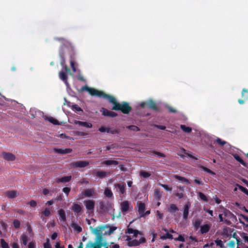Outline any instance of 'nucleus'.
<instances>
[{"label":"nucleus","mask_w":248,"mask_h":248,"mask_svg":"<svg viewBox=\"0 0 248 248\" xmlns=\"http://www.w3.org/2000/svg\"><path fill=\"white\" fill-rule=\"evenodd\" d=\"M103 241V235L102 234H99L97 236L95 239V241L94 243L99 244H104L102 242Z\"/></svg>","instance_id":"36"},{"label":"nucleus","mask_w":248,"mask_h":248,"mask_svg":"<svg viewBox=\"0 0 248 248\" xmlns=\"http://www.w3.org/2000/svg\"><path fill=\"white\" fill-rule=\"evenodd\" d=\"M89 165V162L87 161H78L71 163V166L73 168H84Z\"/></svg>","instance_id":"7"},{"label":"nucleus","mask_w":248,"mask_h":248,"mask_svg":"<svg viewBox=\"0 0 248 248\" xmlns=\"http://www.w3.org/2000/svg\"><path fill=\"white\" fill-rule=\"evenodd\" d=\"M68 46L65 45L61 46L59 50V55L61 57V64L62 66L66 65V61L64 58L65 54L68 51Z\"/></svg>","instance_id":"3"},{"label":"nucleus","mask_w":248,"mask_h":248,"mask_svg":"<svg viewBox=\"0 0 248 248\" xmlns=\"http://www.w3.org/2000/svg\"><path fill=\"white\" fill-rule=\"evenodd\" d=\"M175 240L181 242H185V239L184 236L182 235H179L177 238H175Z\"/></svg>","instance_id":"55"},{"label":"nucleus","mask_w":248,"mask_h":248,"mask_svg":"<svg viewBox=\"0 0 248 248\" xmlns=\"http://www.w3.org/2000/svg\"><path fill=\"white\" fill-rule=\"evenodd\" d=\"M125 233L128 234H133V235L132 237H137L138 234H140V235H143L142 233L140 232L138 230L129 227H128Z\"/></svg>","instance_id":"12"},{"label":"nucleus","mask_w":248,"mask_h":248,"mask_svg":"<svg viewBox=\"0 0 248 248\" xmlns=\"http://www.w3.org/2000/svg\"><path fill=\"white\" fill-rule=\"evenodd\" d=\"M106 244H99L89 242L85 248H101L103 246H106Z\"/></svg>","instance_id":"22"},{"label":"nucleus","mask_w":248,"mask_h":248,"mask_svg":"<svg viewBox=\"0 0 248 248\" xmlns=\"http://www.w3.org/2000/svg\"><path fill=\"white\" fill-rule=\"evenodd\" d=\"M96 176L102 178L106 176V172L104 171H97L96 173Z\"/></svg>","instance_id":"41"},{"label":"nucleus","mask_w":248,"mask_h":248,"mask_svg":"<svg viewBox=\"0 0 248 248\" xmlns=\"http://www.w3.org/2000/svg\"><path fill=\"white\" fill-rule=\"evenodd\" d=\"M99 208L101 210H104L105 208V203L103 201H100L99 202Z\"/></svg>","instance_id":"57"},{"label":"nucleus","mask_w":248,"mask_h":248,"mask_svg":"<svg viewBox=\"0 0 248 248\" xmlns=\"http://www.w3.org/2000/svg\"><path fill=\"white\" fill-rule=\"evenodd\" d=\"M241 95L244 100L239 99L238 102L240 104H243L245 102V100L248 99V90L243 89L242 91Z\"/></svg>","instance_id":"13"},{"label":"nucleus","mask_w":248,"mask_h":248,"mask_svg":"<svg viewBox=\"0 0 248 248\" xmlns=\"http://www.w3.org/2000/svg\"><path fill=\"white\" fill-rule=\"evenodd\" d=\"M55 40L62 43V46L65 45L66 46H68V50L70 49L71 47V44L65 38L62 37H57L55 38Z\"/></svg>","instance_id":"18"},{"label":"nucleus","mask_w":248,"mask_h":248,"mask_svg":"<svg viewBox=\"0 0 248 248\" xmlns=\"http://www.w3.org/2000/svg\"><path fill=\"white\" fill-rule=\"evenodd\" d=\"M216 142L218 144L220 145L221 146L224 145L226 143V141L222 140L220 138H217V140H216Z\"/></svg>","instance_id":"50"},{"label":"nucleus","mask_w":248,"mask_h":248,"mask_svg":"<svg viewBox=\"0 0 248 248\" xmlns=\"http://www.w3.org/2000/svg\"><path fill=\"white\" fill-rule=\"evenodd\" d=\"M104 195L108 198H110L113 197V193L111 189L108 187L105 189Z\"/></svg>","instance_id":"33"},{"label":"nucleus","mask_w":248,"mask_h":248,"mask_svg":"<svg viewBox=\"0 0 248 248\" xmlns=\"http://www.w3.org/2000/svg\"><path fill=\"white\" fill-rule=\"evenodd\" d=\"M5 195L10 199H14L19 195V193L16 190H8L5 192Z\"/></svg>","instance_id":"14"},{"label":"nucleus","mask_w":248,"mask_h":248,"mask_svg":"<svg viewBox=\"0 0 248 248\" xmlns=\"http://www.w3.org/2000/svg\"><path fill=\"white\" fill-rule=\"evenodd\" d=\"M99 130L101 132H107L112 134H119L120 132V129L119 128L111 129L109 127H106L101 126L99 128Z\"/></svg>","instance_id":"5"},{"label":"nucleus","mask_w":248,"mask_h":248,"mask_svg":"<svg viewBox=\"0 0 248 248\" xmlns=\"http://www.w3.org/2000/svg\"><path fill=\"white\" fill-rule=\"evenodd\" d=\"M102 164L107 166L117 165L119 162L116 160H107L104 161Z\"/></svg>","instance_id":"28"},{"label":"nucleus","mask_w":248,"mask_h":248,"mask_svg":"<svg viewBox=\"0 0 248 248\" xmlns=\"http://www.w3.org/2000/svg\"><path fill=\"white\" fill-rule=\"evenodd\" d=\"M2 155L3 158L7 161H13L16 159L15 155L11 153L3 152Z\"/></svg>","instance_id":"11"},{"label":"nucleus","mask_w":248,"mask_h":248,"mask_svg":"<svg viewBox=\"0 0 248 248\" xmlns=\"http://www.w3.org/2000/svg\"><path fill=\"white\" fill-rule=\"evenodd\" d=\"M72 209L75 213L78 214L81 211L82 207L78 203H74L72 206Z\"/></svg>","instance_id":"25"},{"label":"nucleus","mask_w":248,"mask_h":248,"mask_svg":"<svg viewBox=\"0 0 248 248\" xmlns=\"http://www.w3.org/2000/svg\"><path fill=\"white\" fill-rule=\"evenodd\" d=\"M154 196L156 201H159L160 200L162 197V193L160 192L159 189L155 188V189Z\"/></svg>","instance_id":"26"},{"label":"nucleus","mask_w":248,"mask_h":248,"mask_svg":"<svg viewBox=\"0 0 248 248\" xmlns=\"http://www.w3.org/2000/svg\"><path fill=\"white\" fill-rule=\"evenodd\" d=\"M159 186H162L163 187L166 191H170L172 189L171 187H169L168 185L165 184H162L161 183H158V184Z\"/></svg>","instance_id":"48"},{"label":"nucleus","mask_w":248,"mask_h":248,"mask_svg":"<svg viewBox=\"0 0 248 248\" xmlns=\"http://www.w3.org/2000/svg\"><path fill=\"white\" fill-rule=\"evenodd\" d=\"M45 119L54 125L59 124L58 121L51 116H46Z\"/></svg>","instance_id":"29"},{"label":"nucleus","mask_w":248,"mask_h":248,"mask_svg":"<svg viewBox=\"0 0 248 248\" xmlns=\"http://www.w3.org/2000/svg\"><path fill=\"white\" fill-rule=\"evenodd\" d=\"M211 225L208 224H205L202 225L201 227V229H200L201 233L203 234L207 233L209 231V230L211 228Z\"/></svg>","instance_id":"16"},{"label":"nucleus","mask_w":248,"mask_h":248,"mask_svg":"<svg viewBox=\"0 0 248 248\" xmlns=\"http://www.w3.org/2000/svg\"><path fill=\"white\" fill-rule=\"evenodd\" d=\"M202 221V220L201 219H197L194 222H193V226L195 231L198 230V229L199 228Z\"/></svg>","instance_id":"32"},{"label":"nucleus","mask_w":248,"mask_h":248,"mask_svg":"<svg viewBox=\"0 0 248 248\" xmlns=\"http://www.w3.org/2000/svg\"><path fill=\"white\" fill-rule=\"evenodd\" d=\"M165 231L167 232L165 235H163L161 237L162 239H172L173 236L172 235L170 234L167 229H165Z\"/></svg>","instance_id":"39"},{"label":"nucleus","mask_w":248,"mask_h":248,"mask_svg":"<svg viewBox=\"0 0 248 248\" xmlns=\"http://www.w3.org/2000/svg\"><path fill=\"white\" fill-rule=\"evenodd\" d=\"M41 218H43V216H44L45 217H49L51 214V212L50 209L48 208H46L43 211H42L41 213Z\"/></svg>","instance_id":"30"},{"label":"nucleus","mask_w":248,"mask_h":248,"mask_svg":"<svg viewBox=\"0 0 248 248\" xmlns=\"http://www.w3.org/2000/svg\"><path fill=\"white\" fill-rule=\"evenodd\" d=\"M126 241H128V246L129 247H136L139 246L140 244L144 243L146 242V240L145 237H141L139 240L137 239L132 240V237L130 236H127Z\"/></svg>","instance_id":"2"},{"label":"nucleus","mask_w":248,"mask_h":248,"mask_svg":"<svg viewBox=\"0 0 248 248\" xmlns=\"http://www.w3.org/2000/svg\"><path fill=\"white\" fill-rule=\"evenodd\" d=\"M59 77H60V78L61 80H62L67 86L68 85V83L67 81V76L66 75V74L64 72H63V71L60 72Z\"/></svg>","instance_id":"23"},{"label":"nucleus","mask_w":248,"mask_h":248,"mask_svg":"<svg viewBox=\"0 0 248 248\" xmlns=\"http://www.w3.org/2000/svg\"><path fill=\"white\" fill-rule=\"evenodd\" d=\"M191 207V203L189 202H187L185 204L183 207V218L184 220H186L188 218L189 214V210Z\"/></svg>","instance_id":"8"},{"label":"nucleus","mask_w":248,"mask_h":248,"mask_svg":"<svg viewBox=\"0 0 248 248\" xmlns=\"http://www.w3.org/2000/svg\"><path fill=\"white\" fill-rule=\"evenodd\" d=\"M198 195H199L200 198L201 199V200H202V201H203L204 202L208 201V199H207V197L203 193L199 192L198 193Z\"/></svg>","instance_id":"43"},{"label":"nucleus","mask_w":248,"mask_h":248,"mask_svg":"<svg viewBox=\"0 0 248 248\" xmlns=\"http://www.w3.org/2000/svg\"><path fill=\"white\" fill-rule=\"evenodd\" d=\"M28 248H35V244L33 242H31L28 245Z\"/></svg>","instance_id":"64"},{"label":"nucleus","mask_w":248,"mask_h":248,"mask_svg":"<svg viewBox=\"0 0 248 248\" xmlns=\"http://www.w3.org/2000/svg\"><path fill=\"white\" fill-rule=\"evenodd\" d=\"M72 149L71 148H54V152L58 154L64 155L71 153Z\"/></svg>","instance_id":"10"},{"label":"nucleus","mask_w":248,"mask_h":248,"mask_svg":"<svg viewBox=\"0 0 248 248\" xmlns=\"http://www.w3.org/2000/svg\"><path fill=\"white\" fill-rule=\"evenodd\" d=\"M181 129L185 132L189 133L191 132L192 129L191 127L186 126L185 125L181 124L180 125Z\"/></svg>","instance_id":"34"},{"label":"nucleus","mask_w":248,"mask_h":248,"mask_svg":"<svg viewBox=\"0 0 248 248\" xmlns=\"http://www.w3.org/2000/svg\"><path fill=\"white\" fill-rule=\"evenodd\" d=\"M215 243L217 246H220L221 248L223 247V244L221 240H217L215 241Z\"/></svg>","instance_id":"58"},{"label":"nucleus","mask_w":248,"mask_h":248,"mask_svg":"<svg viewBox=\"0 0 248 248\" xmlns=\"http://www.w3.org/2000/svg\"><path fill=\"white\" fill-rule=\"evenodd\" d=\"M228 246L231 248H234L235 247V242L234 241H231L228 243Z\"/></svg>","instance_id":"62"},{"label":"nucleus","mask_w":248,"mask_h":248,"mask_svg":"<svg viewBox=\"0 0 248 248\" xmlns=\"http://www.w3.org/2000/svg\"><path fill=\"white\" fill-rule=\"evenodd\" d=\"M85 205L87 210L93 211L94 208L95 202L93 200H87L85 202Z\"/></svg>","instance_id":"15"},{"label":"nucleus","mask_w":248,"mask_h":248,"mask_svg":"<svg viewBox=\"0 0 248 248\" xmlns=\"http://www.w3.org/2000/svg\"><path fill=\"white\" fill-rule=\"evenodd\" d=\"M0 246L2 248H10L8 244L3 239H0Z\"/></svg>","instance_id":"45"},{"label":"nucleus","mask_w":248,"mask_h":248,"mask_svg":"<svg viewBox=\"0 0 248 248\" xmlns=\"http://www.w3.org/2000/svg\"><path fill=\"white\" fill-rule=\"evenodd\" d=\"M28 204L30 205V206L32 207H35L37 205V202L34 200H31L29 202Z\"/></svg>","instance_id":"53"},{"label":"nucleus","mask_w":248,"mask_h":248,"mask_svg":"<svg viewBox=\"0 0 248 248\" xmlns=\"http://www.w3.org/2000/svg\"><path fill=\"white\" fill-rule=\"evenodd\" d=\"M137 204L138 205V212L140 217H144V212L145 210V204L143 202H138Z\"/></svg>","instance_id":"9"},{"label":"nucleus","mask_w":248,"mask_h":248,"mask_svg":"<svg viewBox=\"0 0 248 248\" xmlns=\"http://www.w3.org/2000/svg\"><path fill=\"white\" fill-rule=\"evenodd\" d=\"M174 178L178 180L181 181L182 182L186 183V184H189L190 183L189 180L185 177L178 175H175Z\"/></svg>","instance_id":"31"},{"label":"nucleus","mask_w":248,"mask_h":248,"mask_svg":"<svg viewBox=\"0 0 248 248\" xmlns=\"http://www.w3.org/2000/svg\"><path fill=\"white\" fill-rule=\"evenodd\" d=\"M178 210V207L175 204H171L168 209V212L174 216L175 215L174 213Z\"/></svg>","instance_id":"19"},{"label":"nucleus","mask_w":248,"mask_h":248,"mask_svg":"<svg viewBox=\"0 0 248 248\" xmlns=\"http://www.w3.org/2000/svg\"><path fill=\"white\" fill-rule=\"evenodd\" d=\"M126 128L130 130L133 131H140V128L138 127L137 126L135 125H128L126 127Z\"/></svg>","instance_id":"38"},{"label":"nucleus","mask_w":248,"mask_h":248,"mask_svg":"<svg viewBox=\"0 0 248 248\" xmlns=\"http://www.w3.org/2000/svg\"><path fill=\"white\" fill-rule=\"evenodd\" d=\"M101 111L102 112V114L105 116L110 117L111 111L107 109V108H102Z\"/></svg>","instance_id":"35"},{"label":"nucleus","mask_w":248,"mask_h":248,"mask_svg":"<svg viewBox=\"0 0 248 248\" xmlns=\"http://www.w3.org/2000/svg\"><path fill=\"white\" fill-rule=\"evenodd\" d=\"M44 248H52L51 245L50 244V240L49 238H47L46 243L44 244Z\"/></svg>","instance_id":"49"},{"label":"nucleus","mask_w":248,"mask_h":248,"mask_svg":"<svg viewBox=\"0 0 248 248\" xmlns=\"http://www.w3.org/2000/svg\"><path fill=\"white\" fill-rule=\"evenodd\" d=\"M94 193V190L93 188L86 189L84 191V195L86 197H91Z\"/></svg>","instance_id":"27"},{"label":"nucleus","mask_w":248,"mask_h":248,"mask_svg":"<svg viewBox=\"0 0 248 248\" xmlns=\"http://www.w3.org/2000/svg\"><path fill=\"white\" fill-rule=\"evenodd\" d=\"M72 179L71 176H64L60 178H58L56 180V182L58 183H66L69 182Z\"/></svg>","instance_id":"21"},{"label":"nucleus","mask_w":248,"mask_h":248,"mask_svg":"<svg viewBox=\"0 0 248 248\" xmlns=\"http://www.w3.org/2000/svg\"><path fill=\"white\" fill-rule=\"evenodd\" d=\"M201 168L204 171H205L211 175H216V173L214 171H212L209 169H208L204 166H202L201 167Z\"/></svg>","instance_id":"42"},{"label":"nucleus","mask_w":248,"mask_h":248,"mask_svg":"<svg viewBox=\"0 0 248 248\" xmlns=\"http://www.w3.org/2000/svg\"><path fill=\"white\" fill-rule=\"evenodd\" d=\"M151 153L153 154L157 155V156H158L159 157H165V155L164 154L159 152H157V151H153L151 152Z\"/></svg>","instance_id":"51"},{"label":"nucleus","mask_w":248,"mask_h":248,"mask_svg":"<svg viewBox=\"0 0 248 248\" xmlns=\"http://www.w3.org/2000/svg\"><path fill=\"white\" fill-rule=\"evenodd\" d=\"M114 186L120 197H125L126 195V190L125 186L124 184L117 183L114 185Z\"/></svg>","instance_id":"4"},{"label":"nucleus","mask_w":248,"mask_h":248,"mask_svg":"<svg viewBox=\"0 0 248 248\" xmlns=\"http://www.w3.org/2000/svg\"><path fill=\"white\" fill-rule=\"evenodd\" d=\"M168 109L169 110V111L171 113H175L177 112L176 109H175L174 108H173L172 107H171L170 106H168Z\"/></svg>","instance_id":"61"},{"label":"nucleus","mask_w":248,"mask_h":248,"mask_svg":"<svg viewBox=\"0 0 248 248\" xmlns=\"http://www.w3.org/2000/svg\"><path fill=\"white\" fill-rule=\"evenodd\" d=\"M236 240L237 245L238 246H241L242 247V245H244V244L243 243L242 241L240 240V239L239 238H236Z\"/></svg>","instance_id":"63"},{"label":"nucleus","mask_w":248,"mask_h":248,"mask_svg":"<svg viewBox=\"0 0 248 248\" xmlns=\"http://www.w3.org/2000/svg\"><path fill=\"white\" fill-rule=\"evenodd\" d=\"M147 106L154 110L157 111L158 109L156 103L153 100H150L147 102Z\"/></svg>","instance_id":"24"},{"label":"nucleus","mask_w":248,"mask_h":248,"mask_svg":"<svg viewBox=\"0 0 248 248\" xmlns=\"http://www.w3.org/2000/svg\"><path fill=\"white\" fill-rule=\"evenodd\" d=\"M154 127H156L158 129H161V130H165L166 129V126L164 125H157V124H155Z\"/></svg>","instance_id":"59"},{"label":"nucleus","mask_w":248,"mask_h":248,"mask_svg":"<svg viewBox=\"0 0 248 248\" xmlns=\"http://www.w3.org/2000/svg\"><path fill=\"white\" fill-rule=\"evenodd\" d=\"M151 174L147 171H141L140 172V175L142 176L143 177L146 178L151 176Z\"/></svg>","instance_id":"44"},{"label":"nucleus","mask_w":248,"mask_h":248,"mask_svg":"<svg viewBox=\"0 0 248 248\" xmlns=\"http://www.w3.org/2000/svg\"><path fill=\"white\" fill-rule=\"evenodd\" d=\"M58 214L60 220L62 222H65L66 220V215L63 209H61L58 211Z\"/></svg>","instance_id":"20"},{"label":"nucleus","mask_w":248,"mask_h":248,"mask_svg":"<svg viewBox=\"0 0 248 248\" xmlns=\"http://www.w3.org/2000/svg\"><path fill=\"white\" fill-rule=\"evenodd\" d=\"M121 210L123 213H125L129 209L132 208V206L130 205L129 202L127 201H124L120 203Z\"/></svg>","instance_id":"6"},{"label":"nucleus","mask_w":248,"mask_h":248,"mask_svg":"<svg viewBox=\"0 0 248 248\" xmlns=\"http://www.w3.org/2000/svg\"><path fill=\"white\" fill-rule=\"evenodd\" d=\"M82 90L87 91L92 96H97L107 99L109 103L113 105L111 108L112 110L121 111L125 114H128L132 110V108L127 102L123 101L122 103H119L114 96L106 94L103 91H99L86 86L82 88Z\"/></svg>","instance_id":"1"},{"label":"nucleus","mask_w":248,"mask_h":248,"mask_svg":"<svg viewBox=\"0 0 248 248\" xmlns=\"http://www.w3.org/2000/svg\"><path fill=\"white\" fill-rule=\"evenodd\" d=\"M73 227L78 232H80L82 231L81 227L77 224H75Z\"/></svg>","instance_id":"56"},{"label":"nucleus","mask_w":248,"mask_h":248,"mask_svg":"<svg viewBox=\"0 0 248 248\" xmlns=\"http://www.w3.org/2000/svg\"><path fill=\"white\" fill-rule=\"evenodd\" d=\"M21 240L22 241V244L26 246L27 245V242L28 240V237L27 235L25 234H23L21 235Z\"/></svg>","instance_id":"40"},{"label":"nucleus","mask_w":248,"mask_h":248,"mask_svg":"<svg viewBox=\"0 0 248 248\" xmlns=\"http://www.w3.org/2000/svg\"><path fill=\"white\" fill-rule=\"evenodd\" d=\"M93 232L94 234H95L96 235V236L99 235V234H102L101 230L100 229H98L97 228H95Z\"/></svg>","instance_id":"52"},{"label":"nucleus","mask_w":248,"mask_h":248,"mask_svg":"<svg viewBox=\"0 0 248 248\" xmlns=\"http://www.w3.org/2000/svg\"><path fill=\"white\" fill-rule=\"evenodd\" d=\"M237 186H238L239 189L244 192L245 194L248 196V189L246 188L245 187H244L242 186L239 185L238 184H237Z\"/></svg>","instance_id":"46"},{"label":"nucleus","mask_w":248,"mask_h":248,"mask_svg":"<svg viewBox=\"0 0 248 248\" xmlns=\"http://www.w3.org/2000/svg\"><path fill=\"white\" fill-rule=\"evenodd\" d=\"M70 190H71V188L70 187H65L62 189V191L64 193H65V194H66L67 195H68L69 194V193L70 192Z\"/></svg>","instance_id":"60"},{"label":"nucleus","mask_w":248,"mask_h":248,"mask_svg":"<svg viewBox=\"0 0 248 248\" xmlns=\"http://www.w3.org/2000/svg\"><path fill=\"white\" fill-rule=\"evenodd\" d=\"M75 124H78L79 126L85 127L86 128H91L92 127V124L90 123L86 122H82L80 121H75Z\"/></svg>","instance_id":"17"},{"label":"nucleus","mask_w":248,"mask_h":248,"mask_svg":"<svg viewBox=\"0 0 248 248\" xmlns=\"http://www.w3.org/2000/svg\"><path fill=\"white\" fill-rule=\"evenodd\" d=\"M70 65L71 66V68L72 69V70L74 72H75L76 71V68L75 66V62L73 60H70Z\"/></svg>","instance_id":"54"},{"label":"nucleus","mask_w":248,"mask_h":248,"mask_svg":"<svg viewBox=\"0 0 248 248\" xmlns=\"http://www.w3.org/2000/svg\"><path fill=\"white\" fill-rule=\"evenodd\" d=\"M234 158L240 163H241L242 165H243L245 167L247 166L246 162L241 158L240 156H239L238 155H235L234 156Z\"/></svg>","instance_id":"37"},{"label":"nucleus","mask_w":248,"mask_h":248,"mask_svg":"<svg viewBox=\"0 0 248 248\" xmlns=\"http://www.w3.org/2000/svg\"><path fill=\"white\" fill-rule=\"evenodd\" d=\"M13 225L16 229H18L20 228V222L18 220L15 219L13 221Z\"/></svg>","instance_id":"47"}]
</instances>
